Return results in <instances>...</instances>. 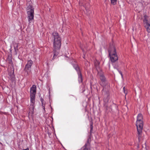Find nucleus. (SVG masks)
Masks as SVG:
<instances>
[{"label":"nucleus","instance_id":"obj_12","mask_svg":"<svg viewBox=\"0 0 150 150\" xmlns=\"http://www.w3.org/2000/svg\"><path fill=\"white\" fill-rule=\"evenodd\" d=\"M105 97H107L106 98H105L104 99V101L105 103H107L108 102L109 99L108 94V93H106V94L105 95Z\"/></svg>","mask_w":150,"mask_h":150},{"label":"nucleus","instance_id":"obj_23","mask_svg":"<svg viewBox=\"0 0 150 150\" xmlns=\"http://www.w3.org/2000/svg\"><path fill=\"white\" fill-rule=\"evenodd\" d=\"M123 89L124 93L125 94H127V92H126V91L125 90V87H124L123 88Z\"/></svg>","mask_w":150,"mask_h":150},{"label":"nucleus","instance_id":"obj_21","mask_svg":"<svg viewBox=\"0 0 150 150\" xmlns=\"http://www.w3.org/2000/svg\"><path fill=\"white\" fill-rule=\"evenodd\" d=\"M8 62L10 63L11 64L12 63V60L11 59H8Z\"/></svg>","mask_w":150,"mask_h":150},{"label":"nucleus","instance_id":"obj_15","mask_svg":"<svg viewBox=\"0 0 150 150\" xmlns=\"http://www.w3.org/2000/svg\"><path fill=\"white\" fill-rule=\"evenodd\" d=\"M84 6L85 8L86 11L88 13V14H89L91 12L89 10L88 7H86V5L85 6Z\"/></svg>","mask_w":150,"mask_h":150},{"label":"nucleus","instance_id":"obj_25","mask_svg":"<svg viewBox=\"0 0 150 150\" xmlns=\"http://www.w3.org/2000/svg\"><path fill=\"white\" fill-rule=\"evenodd\" d=\"M23 150H29V149L28 148H27V149H24Z\"/></svg>","mask_w":150,"mask_h":150},{"label":"nucleus","instance_id":"obj_27","mask_svg":"<svg viewBox=\"0 0 150 150\" xmlns=\"http://www.w3.org/2000/svg\"><path fill=\"white\" fill-rule=\"evenodd\" d=\"M83 58H85V56L84 55V56L83 57Z\"/></svg>","mask_w":150,"mask_h":150},{"label":"nucleus","instance_id":"obj_24","mask_svg":"<svg viewBox=\"0 0 150 150\" xmlns=\"http://www.w3.org/2000/svg\"><path fill=\"white\" fill-rule=\"evenodd\" d=\"M102 93L103 94L104 93H105L104 91V88H103V89L102 91Z\"/></svg>","mask_w":150,"mask_h":150},{"label":"nucleus","instance_id":"obj_6","mask_svg":"<svg viewBox=\"0 0 150 150\" xmlns=\"http://www.w3.org/2000/svg\"><path fill=\"white\" fill-rule=\"evenodd\" d=\"M33 64V62L31 60L28 61L25 65L24 69L25 72L27 73V75H29L31 72V66Z\"/></svg>","mask_w":150,"mask_h":150},{"label":"nucleus","instance_id":"obj_19","mask_svg":"<svg viewBox=\"0 0 150 150\" xmlns=\"http://www.w3.org/2000/svg\"><path fill=\"white\" fill-rule=\"evenodd\" d=\"M104 106L105 108V109L107 110V109H108V106L107 105H106V104L105 103L104 105Z\"/></svg>","mask_w":150,"mask_h":150},{"label":"nucleus","instance_id":"obj_4","mask_svg":"<svg viewBox=\"0 0 150 150\" xmlns=\"http://www.w3.org/2000/svg\"><path fill=\"white\" fill-rule=\"evenodd\" d=\"M36 92V86L35 85H33L30 88V102L31 103L30 106L33 109L34 108Z\"/></svg>","mask_w":150,"mask_h":150},{"label":"nucleus","instance_id":"obj_10","mask_svg":"<svg viewBox=\"0 0 150 150\" xmlns=\"http://www.w3.org/2000/svg\"><path fill=\"white\" fill-rule=\"evenodd\" d=\"M90 138H88V139L87 143L85 144L84 145L83 147L90 149Z\"/></svg>","mask_w":150,"mask_h":150},{"label":"nucleus","instance_id":"obj_22","mask_svg":"<svg viewBox=\"0 0 150 150\" xmlns=\"http://www.w3.org/2000/svg\"><path fill=\"white\" fill-rule=\"evenodd\" d=\"M118 71L119 72V73H120V74H121L122 77L123 75H122V72L121 71H119V70H118Z\"/></svg>","mask_w":150,"mask_h":150},{"label":"nucleus","instance_id":"obj_1","mask_svg":"<svg viewBox=\"0 0 150 150\" xmlns=\"http://www.w3.org/2000/svg\"><path fill=\"white\" fill-rule=\"evenodd\" d=\"M53 42V56L52 59L56 58L58 55L59 50L61 44V39L59 34L56 32H54L52 34Z\"/></svg>","mask_w":150,"mask_h":150},{"label":"nucleus","instance_id":"obj_2","mask_svg":"<svg viewBox=\"0 0 150 150\" xmlns=\"http://www.w3.org/2000/svg\"><path fill=\"white\" fill-rule=\"evenodd\" d=\"M142 115L141 114H139L137 117L136 125L137 130V134L139 139L141 137L143 126Z\"/></svg>","mask_w":150,"mask_h":150},{"label":"nucleus","instance_id":"obj_16","mask_svg":"<svg viewBox=\"0 0 150 150\" xmlns=\"http://www.w3.org/2000/svg\"><path fill=\"white\" fill-rule=\"evenodd\" d=\"M111 3L113 5H115L116 3V0H110Z\"/></svg>","mask_w":150,"mask_h":150},{"label":"nucleus","instance_id":"obj_3","mask_svg":"<svg viewBox=\"0 0 150 150\" xmlns=\"http://www.w3.org/2000/svg\"><path fill=\"white\" fill-rule=\"evenodd\" d=\"M108 52L112 62H115L118 60V58L116 52V50L114 45L110 46Z\"/></svg>","mask_w":150,"mask_h":150},{"label":"nucleus","instance_id":"obj_8","mask_svg":"<svg viewBox=\"0 0 150 150\" xmlns=\"http://www.w3.org/2000/svg\"><path fill=\"white\" fill-rule=\"evenodd\" d=\"M100 79L101 80L100 82V84L103 87H104L106 85V79L104 76L102 74H100Z\"/></svg>","mask_w":150,"mask_h":150},{"label":"nucleus","instance_id":"obj_11","mask_svg":"<svg viewBox=\"0 0 150 150\" xmlns=\"http://www.w3.org/2000/svg\"><path fill=\"white\" fill-rule=\"evenodd\" d=\"M14 47L15 52L16 54H17V52L18 50V43H15L14 44Z\"/></svg>","mask_w":150,"mask_h":150},{"label":"nucleus","instance_id":"obj_26","mask_svg":"<svg viewBox=\"0 0 150 150\" xmlns=\"http://www.w3.org/2000/svg\"><path fill=\"white\" fill-rule=\"evenodd\" d=\"M97 63H97L98 64H97V67H98V65L99 64V63L98 62Z\"/></svg>","mask_w":150,"mask_h":150},{"label":"nucleus","instance_id":"obj_20","mask_svg":"<svg viewBox=\"0 0 150 150\" xmlns=\"http://www.w3.org/2000/svg\"><path fill=\"white\" fill-rule=\"evenodd\" d=\"M113 105L115 106L116 109H117V106L116 104H114V103H113Z\"/></svg>","mask_w":150,"mask_h":150},{"label":"nucleus","instance_id":"obj_17","mask_svg":"<svg viewBox=\"0 0 150 150\" xmlns=\"http://www.w3.org/2000/svg\"><path fill=\"white\" fill-rule=\"evenodd\" d=\"M91 130H90V133H91L93 129V123H91L90 124V126Z\"/></svg>","mask_w":150,"mask_h":150},{"label":"nucleus","instance_id":"obj_5","mask_svg":"<svg viewBox=\"0 0 150 150\" xmlns=\"http://www.w3.org/2000/svg\"><path fill=\"white\" fill-rule=\"evenodd\" d=\"M27 18L29 23L32 22L34 20V8L31 5H29L27 8Z\"/></svg>","mask_w":150,"mask_h":150},{"label":"nucleus","instance_id":"obj_18","mask_svg":"<svg viewBox=\"0 0 150 150\" xmlns=\"http://www.w3.org/2000/svg\"><path fill=\"white\" fill-rule=\"evenodd\" d=\"M81 150H90V149L83 147L81 149Z\"/></svg>","mask_w":150,"mask_h":150},{"label":"nucleus","instance_id":"obj_14","mask_svg":"<svg viewBox=\"0 0 150 150\" xmlns=\"http://www.w3.org/2000/svg\"><path fill=\"white\" fill-rule=\"evenodd\" d=\"M144 19L143 20V22L144 21H148V17L145 14L144 16Z\"/></svg>","mask_w":150,"mask_h":150},{"label":"nucleus","instance_id":"obj_7","mask_svg":"<svg viewBox=\"0 0 150 150\" xmlns=\"http://www.w3.org/2000/svg\"><path fill=\"white\" fill-rule=\"evenodd\" d=\"M72 65L75 69L78 75V81L79 83L82 82V78L81 73L80 71L79 68L76 63L73 64Z\"/></svg>","mask_w":150,"mask_h":150},{"label":"nucleus","instance_id":"obj_9","mask_svg":"<svg viewBox=\"0 0 150 150\" xmlns=\"http://www.w3.org/2000/svg\"><path fill=\"white\" fill-rule=\"evenodd\" d=\"M143 22L144 26L146 29L148 33H150V24L149 23L148 21Z\"/></svg>","mask_w":150,"mask_h":150},{"label":"nucleus","instance_id":"obj_28","mask_svg":"<svg viewBox=\"0 0 150 150\" xmlns=\"http://www.w3.org/2000/svg\"><path fill=\"white\" fill-rule=\"evenodd\" d=\"M79 4L80 5V2H79Z\"/></svg>","mask_w":150,"mask_h":150},{"label":"nucleus","instance_id":"obj_13","mask_svg":"<svg viewBox=\"0 0 150 150\" xmlns=\"http://www.w3.org/2000/svg\"><path fill=\"white\" fill-rule=\"evenodd\" d=\"M40 101L42 103V108H43L44 111H45V104L43 103L44 100L42 98H41L40 99Z\"/></svg>","mask_w":150,"mask_h":150}]
</instances>
